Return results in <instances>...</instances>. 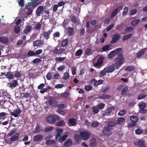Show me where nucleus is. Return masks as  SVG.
Listing matches in <instances>:
<instances>
[{
	"label": "nucleus",
	"mask_w": 147,
	"mask_h": 147,
	"mask_svg": "<svg viewBox=\"0 0 147 147\" xmlns=\"http://www.w3.org/2000/svg\"><path fill=\"white\" fill-rule=\"evenodd\" d=\"M107 73L112 72L115 69V67L114 64H112L109 66L105 67Z\"/></svg>",
	"instance_id": "11"
},
{
	"label": "nucleus",
	"mask_w": 147,
	"mask_h": 147,
	"mask_svg": "<svg viewBox=\"0 0 147 147\" xmlns=\"http://www.w3.org/2000/svg\"><path fill=\"white\" fill-rule=\"evenodd\" d=\"M34 132L35 133L38 134L43 131V130L40 128V125L37 124L34 130Z\"/></svg>",
	"instance_id": "14"
},
{
	"label": "nucleus",
	"mask_w": 147,
	"mask_h": 147,
	"mask_svg": "<svg viewBox=\"0 0 147 147\" xmlns=\"http://www.w3.org/2000/svg\"><path fill=\"white\" fill-rule=\"evenodd\" d=\"M66 57H57L55 58V61L57 62H62L64 61Z\"/></svg>",
	"instance_id": "32"
},
{
	"label": "nucleus",
	"mask_w": 147,
	"mask_h": 147,
	"mask_svg": "<svg viewBox=\"0 0 147 147\" xmlns=\"http://www.w3.org/2000/svg\"><path fill=\"white\" fill-rule=\"evenodd\" d=\"M69 42L68 39L66 38L64 39L61 43V46L62 47L66 46L68 44Z\"/></svg>",
	"instance_id": "31"
},
{
	"label": "nucleus",
	"mask_w": 147,
	"mask_h": 147,
	"mask_svg": "<svg viewBox=\"0 0 147 147\" xmlns=\"http://www.w3.org/2000/svg\"><path fill=\"white\" fill-rule=\"evenodd\" d=\"M135 69V67L133 66H127L125 69V70H127L128 71H131Z\"/></svg>",
	"instance_id": "37"
},
{
	"label": "nucleus",
	"mask_w": 147,
	"mask_h": 147,
	"mask_svg": "<svg viewBox=\"0 0 147 147\" xmlns=\"http://www.w3.org/2000/svg\"><path fill=\"white\" fill-rule=\"evenodd\" d=\"M92 87L90 85H86L85 86L84 89L86 91H88L91 90Z\"/></svg>",
	"instance_id": "55"
},
{
	"label": "nucleus",
	"mask_w": 147,
	"mask_h": 147,
	"mask_svg": "<svg viewBox=\"0 0 147 147\" xmlns=\"http://www.w3.org/2000/svg\"><path fill=\"white\" fill-rule=\"evenodd\" d=\"M20 27L19 26H15L14 28V31L16 34H18L20 32Z\"/></svg>",
	"instance_id": "41"
},
{
	"label": "nucleus",
	"mask_w": 147,
	"mask_h": 147,
	"mask_svg": "<svg viewBox=\"0 0 147 147\" xmlns=\"http://www.w3.org/2000/svg\"><path fill=\"white\" fill-rule=\"evenodd\" d=\"M69 77V76L68 72H66L64 73L63 76L62 77V78L65 80H67Z\"/></svg>",
	"instance_id": "39"
},
{
	"label": "nucleus",
	"mask_w": 147,
	"mask_h": 147,
	"mask_svg": "<svg viewBox=\"0 0 147 147\" xmlns=\"http://www.w3.org/2000/svg\"><path fill=\"white\" fill-rule=\"evenodd\" d=\"M67 32L69 36H71L73 35L74 34V29L73 28L68 27Z\"/></svg>",
	"instance_id": "27"
},
{
	"label": "nucleus",
	"mask_w": 147,
	"mask_h": 147,
	"mask_svg": "<svg viewBox=\"0 0 147 147\" xmlns=\"http://www.w3.org/2000/svg\"><path fill=\"white\" fill-rule=\"evenodd\" d=\"M97 144L96 140L95 138H93L90 140V146L91 147H94Z\"/></svg>",
	"instance_id": "23"
},
{
	"label": "nucleus",
	"mask_w": 147,
	"mask_h": 147,
	"mask_svg": "<svg viewBox=\"0 0 147 147\" xmlns=\"http://www.w3.org/2000/svg\"><path fill=\"white\" fill-rule=\"evenodd\" d=\"M11 141L13 142L16 141H18L19 140V136H18L14 135L12 137L10 138Z\"/></svg>",
	"instance_id": "40"
},
{
	"label": "nucleus",
	"mask_w": 147,
	"mask_h": 147,
	"mask_svg": "<svg viewBox=\"0 0 147 147\" xmlns=\"http://www.w3.org/2000/svg\"><path fill=\"white\" fill-rule=\"evenodd\" d=\"M43 137V136L42 135H37L34 136L33 139L34 141H38L41 140L42 139Z\"/></svg>",
	"instance_id": "25"
},
{
	"label": "nucleus",
	"mask_w": 147,
	"mask_h": 147,
	"mask_svg": "<svg viewBox=\"0 0 147 147\" xmlns=\"http://www.w3.org/2000/svg\"><path fill=\"white\" fill-rule=\"evenodd\" d=\"M46 144L47 145H55L56 144L55 142L53 140H48L46 142Z\"/></svg>",
	"instance_id": "29"
},
{
	"label": "nucleus",
	"mask_w": 147,
	"mask_h": 147,
	"mask_svg": "<svg viewBox=\"0 0 147 147\" xmlns=\"http://www.w3.org/2000/svg\"><path fill=\"white\" fill-rule=\"evenodd\" d=\"M125 121V119L124 117H120L116 121L117 124H121L122 123Z\"/></svg>",
	"instance_id": "28"
},
{
	"label": "nucleus",
	"mask_w": 147,
	"mask_h": 147,
	"mask_svg": "<svg viewBox=\"0 0 147 147\" xmlns=\"http://www.w3.org/2000/svg\"><path fill=\"white\" fill-rule=\"evenodd\" d=\"M44 9V7L43 6H39L36 11V15L37 16H40Z\"/></svg>",
	"instance_id": "20"
},
{
	"label": "nucleus",
	"mask_w": 147,
	"mask_h": 147,
	"mask_svg": "<svg viewBox=\"0 0 147 147\" xmlns=\"http://www.w3.org/2000/svg\"><path fill=\"white\" fill-rule=\"evenodd\" d=\"M14 75L15 77L18 78L20 77L21 76L20 72V71L15 72Z\"/></svg>",
	"instance_id": "51"
},
{
	"label": "nucleus",
	"mask_w": 147,
	"mask_h": 147,
	"mask_svg": "<svg viewBox=\"0 0 147 147\" xmlns=\"http://www.w3.org/2000/svg\"><path fill=\"white\" fill-rule=\"evenodd\" d=\"M59 116L57 115H50L46 118V121L49 123H55L57 121L59 120Z\"/></svg>",
	"instance_id": "2"
},
{
	"label": "nucleus",
	"mask_w": 147,
	"mask_h": 147,
	"mask_svg": "<svg viewBox=\"0 0 147 147\" xmlns=\"http://www.w3.org/2000/svg\"><path fill=\"white\" fill-rule=\"evenodd\" d=\"M146 49H147V48H146L141 50L139 52L137 53L136 57L138 58H140L141 56L144 55Z\"/></svg>",
	"instance_id": "16"
},
{
	"label": "nucleus",
	"mask_w": 147,
	"mask_h": 147,
	"mask_svg": "<svg viewBox=\"0 0 147 147\" xmlns=\"http://www.w3.org/2000/svg\"><path fill=\"white\" fill-rule=\"evenodd\" d=\"M53 128V127L52 126H48L45 128L44 131L45 132H47L50 131L52 130Z\"/></svg>",
	"instance_id": "42"
},
{
	"label": "nucleus",
	"mask_w": 147,
	"mask_h": 147,
	"mask_svg": "<svg viewBox=\"0 0 147 147\" xmlns=\"http://www.w3.org/2000/svg\"><path fill=\"white\" fill-rule=\"evenodd\" d=\"M6 76L7 77V78L10 79H12L13 78V75L11 73L9 72H8L6 74Z\"/></svg>",
	"instance_id": "45"
},
{
	"label": "nucleus",
	"mask_w": 147,
	"mask_h": 147,
	"mask_svg": "<svg viewBox=\"0 0 147 147\" xmlns=\"http://www.w3.org/2000/svg\"><path fill=\"white\" fill-rule=\"evenodd\" d=\"M57 112L59 114H60L62 115H64L65 114V113L64 111L62 110L61 109H59L57 110Z\"/></svg>",
	"instance_id": "63"
},
{
	"label": "nucleus",
	"mask_w": 147,
	"mask_h": 147,
	"mask_svg": "<svg viewBox=\"0 0 147 147\" xmlns=\"http://www.w3.org/2000/svg\"><path fill=\"white\" fill-rule=\"evenodd\" d=\"M118 11H117V9H115L112 12L111 15V18H113L117 14L118 12Z\"/></svg>",
	"instance_id": "38"
},
{
	"label": "nucleus",
	"mask_w": 147,
	"mask_h": 147,
	"mask_svg": "<svg viewBox=\"0 0 147 147\" xmlns=\"http://www.w3.org/2000/svg\"><path fill=\"white\" fill-rule=\"evenodd\" d=\"M92 111L94 113L96 114L99 111V110L95 107H92Z\"/></svg>",
	"instance_id": "64"
},
{
	"label": "nucleus",
	"mask_w": 147,
	"mask_h": 147,
	"mask_svg": "<svg viewBox=\"0 0 147 147\" xmlns=\"http://www.w3.org/2000/svg\"><path fill=\"white\" fill-rule=\"evenodd\" d=\"M114 62L117 69L118 68L123 64L124 62V60L121 53H119L117 57L114 60Z\"/></svg>",
	"instance_id": "1"
},
{
	"label": "nucleus",
	"mask_w": 147,
	"mask_h": 147,
	"mask_svg": "<svg viewBox=\"0 0 147 147\" xmlns=\"http://www.w3.org/2000/svg\"><path fill=\"white\" fill-rule=\"evenodd\" d=\"M134 29V28L132 26H127L125 29V31L126 32L131 31H132Z\"/></svg>",
	"instance_id": "54"
},
{
	"label": "nucleus",
	"mask_w": 147,
	"mask_h": 147,
	"mask_svg": "<svg viewBox=\"0 0 147 147\" xmlns=\"http://www.w3.org/2000/svg\"><path fill=\"white\" fill-rule=\"evenodd\" d=\"M52 74L51 72H49L47 74L46 78L48 80H50L52 79Z\"/></svg>",
	"instance_id": "59"
},
{
	"label": "nucleus",
	"mask_w": 147,
	"mask_h": 147,
	"mask_svg": "<svg viewBox=\"0 0 147 147\" xmlns=\"http://www.w3.org/2000/svg\"><path fill=\"white\" fill-rule=\"evenodd\" d=\"M131 36L132 34H129L125 35L122 38V40L123 41L129 39Z\"/></svg>",
	"instance_id": "46"
},
{
	"label": "nucleus",
	"mask_w": 147,
	"mask_h": 147,
	"mask_svg": "<svg viewBox=\"0 0 147 147\" xmlns=\"http://www.w3.org/2000/svg\"><path fill=\"white\" fill-rule=\"evenodd\" d=\"M83 52V50L80 49L77 50L75 53L76 56H79Z\"/></svg>",
	"instance_id": "50"
},
{
	"label": "nucleus",
	"mask_w": 147,
	"mask_h": 147,
	"mask_svg": "<svg viewBox=\"0 0 147 147\" xmlns=\"http://www.w3.org/2000/svg\"><path fill=\"white\" fill-rule=\"evenodd\" d=\"M67 136V135L66 134H65L63 136L60 138V139H59L58 141L60 143H62L65 140Z\"/></svg>",
	"instance_id": "35"
},
{
	"label": "nucleus",
	"mask_w": 147,
	"mask_h": 147,
	"mask_svg": "<svg viewBox=\"0 0 147 147\" xmlns=\"http://www.w3.org/2000/svg\"><path fill=\"white\" fill-rule=\"evenodd\" d=\"M137 125L136 122H135L131 121L130 122L129 124V127L130 128H132Z\"/></svg>",
	"instance_id": "49"
},
{
	"label": "nucleus",
	"mask_w": 147,
	"mask_h": 147,
	"mask_svg": "<svg viewBox=\"0 0 147 147\" xmlns=\"http://www.w3.org/2000/svg\"><path fill=\"white\" fill-rule=\"evenodd\" d=\"M130 120L132 121L137 122L138 120V117L135 115H133L131 116L130 117Z\"/></svg>",
	"instance_id": "34"
},
{
	"label": "nucleus",
	"mask_w": 147,
	"mask_h": 147,
	"mask_svg": "<svg viewBox=\"0 0 147 147\" xmlns=\"http://www.w3.org/2000/svg\"><path fill=\"white\" fill-rule=\"evenodd\" d=\"M124 10L122 12V15L123 16H124L126 15L128 11V8L127 7H125L124 8Z\"/></svg>",
	"instance_id": "47"
},
{
	"label": "nucleus",
	"mask_w": 147,
	"mask_h": 147,
	"mask_svg": "<svg viewBox=\"0 0 147 147\" xmlns=\"http://www.w3.org/2000/svg\"><path fill=\"white\" fill-rule=\"evenodd\" d=\"M13 112H11V114L15 117H17L18 116V115L21 113L20 109H18L13 111Z\"/></svg>",
	"instance_id": "12"
},
{
	"label": "nucleus",
	"mask_w": 147,
	"mask_h": 147,
	"mask_svg": "<svg viewBox=\"0 0 147 147\" xmlns=\"http://www.w3.org/2000/svg\"><path fill=\"white\" fill-rule=\"evenodd\" d=\"M8 41V39L7 37L2 36L0 37V42L3 43H7Z\"/></svg>",
	"instance_id": "22"
},
{
	"label": "nucleus",
	"mask_w": 147,
	"mask_h": 147,
	"mask_svg": "<svg viewBox=\"0 0 147 147\" xmlns=\"http://www.w3.org/2000/svg\"><path fill=\"white\" fill-rule=\"evenodd\" d=\"M43 43V41L39 40H37L33 42V45L34 47H41L42 46Z\"/></svg>",
	"instance_id": "13"
},
{
	"label": "nucleus",
	"mask_w": 147,
	"mask_h": 147,
	"mask_svg": "<svg viewBox=\"0 0 147 147\" xmlns=\"http://www.w3.org/2000/svg\"><path fill=\"white\" fill-rule=\"evenodd\" d=\"M18 85V84L17 81L16 80H14L11 82L9 87L11 89H12L16 87Z\"/></svg>",
	"instance_id": "18"
},
{
	"label": "nucleus",
	"mask_w": 147,
	"mask_h": 147,
	"mask_svg": "<svg viewBox=\"0 0 147 147\" xmlns=\"http://www.w3.org/2000/svg\"><path fill=\"white\" fill-rule=\"evenodd\" d=\"M32 29V27L30 25L26 26V27L24 29V30L23 31V34H28L29 32L31 31Z\"/></svg>",
	"instance_id": "15"
},
{
	"label": "nucleus",
	"mask_w": 147,
	"mask_h": 147,
	"mask_svg": "<svg viewBox=\"0 0 147 147\" xmlns=\"http://www.w3.org/2000/svg\"><path fill=\"white\" fill-rule=\"evenodd\" d=\"M112 38L111 43L113 44L116 43L120 38V35L119 34H114L111 35Z\"/></svg>",
	"instance_id": "7"
},
{
	"label": "nucleus",
	"mask_w": 147,
	"mask_h": 147,
	"mask_svg": "<svg viewBox=\"0 0 147 147\" xmlns=\"http://www.w3.org/2000/svg\"><path fill=\"white\" fill-rule=\"evenodd\" d=\"M134 144L139 147H146L145 142L141 140H139L134 142Z\"/></svg>",
	"instance_id": "8"
},
{
	"label": "nucleus",
	"mask_w": 147,
	"mask_h": 147,
	"mask_svg": "<svg viewBox=\"0 0 147 147\" xmlns=\"http://www.w3.org/2000/svg\"><path fill=\"white\" fill-rule=\"evenodd\" d=\"M91 52V50L90 48H88L86 49L85 53V55H89Z\"/></svg>",
	"instance_id": "60"
},
{
	"label": "nucleus",
	"mask_w": 147,
	"mask_h": 147,
	"mask_svg": "<svg viewBox=\"0 0 147 147\" xmlns=\"http://www.w3.org/2000/svg\"><path fill=\"white\" fill-rule=\"evenodd\" d=\"M140 22V20L138 19L133 20L131 23V24L134 27L137 26Z\"/></svg>",
	"instance_id": "30"
},
{
	"label": "nucleus",
	"mask_w": 147,
	"mask_h": 147,
	"mask_svg": "<svg viewBox=\"0 0 147 147\" xmlns=\"http://www.w3.org/2000/svg\"><path fill=\"white\" fill-rule=\"evenodd\" d=\"M27 55L29 56H36L35 53L31 51H29L27 54Z\"/></svg>",
	"instance_id": "52"
},
{
	"label": "nucleus",
	"mask_w": 147,
	"mask_h": 147,
	"mask_svg": "<svg viewBox=\"0 0 147 147\" xmlns=\"http://www.w3.org/2000/svg\"><path fill=\"white\" fill-rule=\"evenodd\" d=\"M121 50V48H117L115 50L111 51L108 54V58L110 59H112L118 54L119 53Z\"/></svg>",
	"instance_id": "6"
},
{
	"label": "nucleus",
	"mask_w": 147,
	"mask_h": 147,
	"mask_svg": "<svg viewBox=\"0 0 147 147\" xmlns=\"http://www.w3.org/2000/svg\"><path fill=\"white\" fill-rule=\"evenodd\" d=\"M146 96V94H142L139 95L137 99L138 100H141L144 98Z\"/></svg>",
	"instance_id": "53"
},
{
	"label": "nucleus",
	"mask_w": 147,
	"mask_h": 147,
	"mask_svg": "<svg viewBox=\"0 0 147 147\" xmlns=\"http://www.w3.org/2000/svg\"><path fill=\"white\" fill-rule=\"evenodd\" d=\"M68 122L69 125L75 126L76 123V119L73 118H70L69 119Z\"/></svg>",
	"instance_id": "19"
},
{
	"label": "nucleus",
	"mask_w": 147,
	"mask_h": 147,
	"mask_svg": "<svg viewBox=\"0 0 147 147\" xmlns=\"http://www.w3.org/2000/svg\"><path fill=\"white\" fill-rule=\"evenodd\" d=\"M111 45H106L103 47L102 48V51H107L111 49L110 46Z\"/></svg>",
	"instance_id": "33"
},
{
	"label": "nucleus",
	"mask_w": 147,
	"mask_h": 147,
	"mask_svg": "<svg viewBox=\"0 0 147 147\" xmlns=\"http://www.w3.org/2000/svg\"><path fill=\"white\" fill-rule=\"evenodd\" d=\"M105 106V104L102 103H100L98 105L97 107L99 109H103Z\"/></svg>",
	"instance_id": "56"
},
{
	"label": "nucleus",
	"mask_w": 147,
	"mask_h": 147,
	"mask_svg": "<svg viewBox=\"0 0 147 147\" xmlns=\"http://www.w3.org/2000/svg\"><path fill=\"white\" fill-rule=\"evenodd\" d=\"M67 48L66 47L64 48L57 46L52 51L54 54H61L63 53Z\"/></svg>",
	"instance_id": "3"
},
{
	"label": "nucleus",
	"mask_w": 147,
	"mask_h": 147,
	"mask_svg": "<svg viewBox=\"0 0 147 147\" xmlns=\"http://www.w3.org/2000/svg\"><path fill=\"white\" fill-rule=\"evenodd\" d=\"M107 126L109 128L115 126L117 125L116 121L114 120L109 121H107Z\"/></svg>",
	"instance_id": "10"
},
{
	"label": "nucleus",
	"mask_w": 147,
	"mask_h": 147,
	"mask_svg": "<svg viewBox=\"0 0 147 147\" xmlns=\"http://www.w3.org/2000/svg\"><path fill=\"white\" fill-rule=\"evenodd\" d=\"M41 61V60L40 58H36L34 59L32 62L34 63H38L40 62Z\"/></svg>",
	"instance_id": "57"
},
{
	"label": "nucleus",
	"mask_w": 147,
	"mask_h": 147,
	"mask_svg": "<svg viewBox=\"0 0 147 147\" xmlns=\"http://www.w3.org/2000/svg\"><path fill=\"white\" fill-rule=\"evenodd\" d=\"M128 88V87L127 86H125L121 90V95L122 96L123 95V94L127 92Z\"/></svg>",
	"instance_id": "44"
},
{
	"label": "nucleus",
	"mask_w": 147,
	"mask_h": 147,
	"mask_svg": "<svg viewBox=\"0 0 147 147\" xmlns=\"http://www.w3.org/2000/svg\"><path fill=\"white\" fill-rule=\"evenodd\" d=\"M137 10L136 9H134L130 10V15L131 16H133L137 12Z\"/></svg>",
	"instance_id": "62"
},
{
	"label": "nucleus",
	"mask_w": 147,
	"mask_h": 147,
	"mask_svg": "<svg viewBox=\"0 0 147 147\" xmlns=\"http://www.w3.org/2000/svg\"><path fill=\"white\" fill-rule=\"evenodd\" d=\"M72 142L71 139H67L64 143L63 144V146L65 147H69L72 145Z\"/></svg>",
	"instance_id": "17"
},
{
	"label": "nucleus",
	"mask_w": 147,
	"mask_h": 147,
	"mask_svg": "<svg viewBox=\"0 0 147 147\" xmlns=\"http://www.w3.org/2000/svg\"><path fill=\"white\" fill-rule=\"evenodd\" d=\"M69 95V93L68 92H64L61 94V96L63 98H66Z\"/></svg>",
	"instance_id": "43"
},
{
	"label": "nucleus",
	"mask_w": 147,
	"mask_h": 147,
	"mask_svg": "<svg viewBox=\"0 0 147 147\" xmlns=\"http://www.w3.org/2000/svg\"><path fill=\"white\" fill-rule=\"evenodd\" d=\"M80 135L83 140H86L89 139L90 133L88 131H82L80 133Z\"/></svg>",
	"instance_id": "5"
},
{
	"label": "nucleus",
	"mask_w": 147,
	"mask_h": 147,
	"mask_svg": "<svg viewBox=\"0 0 147 147\" xmlns=\"http://www.w3.org/2000/svg\"><path fill=\"white\" fill-rule=\"evenodd\" d=\"M114 109H115V107L113 106L108 108L106 110V112L102 114V117H104L106 116L109 115L112 112V110Z\"/></svg>",
	"instance_id": "9"
},
{
	"label": "nucleus",
	"mask_w": 147,
	"mask_h": 147,
	"mask_svg": "<svg viewBox=\"0 0 147 147\" xmlns=\"http://www.w3.org/2000/svg\"><path fill=\"white\" fill-rule=\"evenodd\" d=\"M74 138L77 142H79L80 140V137L78 134H75L74 136Z\"/></svg>",
	"instance_id": "61"
},
{
	"label": "nucleus",
	"mask_w": 147,
	"mask_h": 147,
	"mask_svg": "<svg viewBox=\"0 0 147 147\" xmlns=\"http://www.w3.org/2000/svg\"><path fill=\"white\" fill-rule=\"evenodd\" d=\"M112 129V128L106 126L104 127L102 131V132L105 135L109 136L112 134V132L111 131Z\"/></svg>",
	"instance_id": "4"
},
{
	"label": "nucleus",
	"mask_w": 147,
	"mask_h": 147,
	"mask_svg": "<svg viewBox=\"0 0 147 147\" xmlns=\"http://www.w3.org/2000/svg\"><path fill=\"white\" fill-rule=\"evenodd\" d=\"M98 98H101L104 100L110 98V96L109 94H104L99 96Z\"/></svg>",
	"instance_id": "26"
},
{
	"label": "nucleus",
	"mask_w": 147,
	"mask_h": 147,
	"mask_svg": "<svg viewBox=\"0 0 147 147\" xmlns=\"http://www.w3.org/2000/svg\"><path fill=\"white\" fill-rule=\"evenodd\" d=\"M65 124V122L63 120H61L59 121V122L57 123L56 124V125L57 126H60L61 125H63Z\"/></svg>",
	"instance_id": "58"
},
{
	"label": "nucleus",
	"mask_w": 147,
	"mask_h": 147,
	"mask_svg": "<svg viewBox=\"0 0 147 147\" xmlns=\"http://www.w3.org/2000/svg\"><path fill=\"white\" fill-rule=\"evenodd\" d=\"M126 113V111L125 109L120 110L119 112L118 115L122 116Z\"/></svg>",
	"instance_id": "48"
},
{
	"label": "nucleus",
	"mask_w": 147,
	"mask_h": 147,
	"mask_svg": "<svg viewBox=\"0 0 147 147\" xmlns=\"http://www.w3.org/2000/svg\"><path fill=\"white\" fill-rule=\"evenodd\" d=\"M92 82H94L95 81V82L94 83V86H97L98 85L101 84L103 83V81L102 80H100L98 81H96L95 79H93L91 80Z\"/></svg>",
	"instance_id": "24"
},
{
	"label": "nucleus",
	"mask_w": 147,
	"mask_h": 147,
	"mask_svg": "<svg viewBox=\"0 0 147 147\" xmlns=\"http://www.w3.org/2000/svg\"><path fill=\"white\" fill-rule=\"evenodd\" d=\"M51 32L52 31L49 30L47 32H44L42 35L44 38L47 40L49 37L50 35Z\"/></svg>",
	"instance_id": "21"
},
{
	"label": "nucleus",
	"mask_w": 147,
	"mask_h": 147,
	"mask_svg": "<svg viewBox=\"0 0 147 147\" xmlns=\"http://www.w3.org/2000/svg\"><path fill=\"white\" fill-rule=\"evenodd\" d=\"M107 71L105 68L103 70L101 71L100 72V76L101 77L105 76L107 73Z\"/></svg>",
	"instance_id": "36"
}]
</instances>
